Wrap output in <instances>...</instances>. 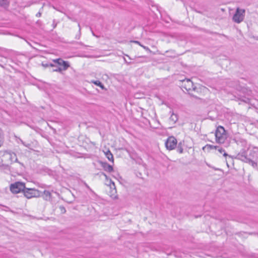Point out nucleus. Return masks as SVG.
<instances>
[{
  "label": "nucleus",
  "mask_w": 258,
  "mask_h": 258,
  "mask_svg": "<svg viewBox=\"0 0 258 258\" xmlns=\"http://www.w3.org/2000/svg\"><path fill=\"white\" fill-rule=\"evenodd\" d=\"M101 164L102 167H103L105 171H107L108 172H111L113 171V167L111 165L108 164L107 163L101 162Z\"/></svg>",
  "instance_id": "1a4fd4ad"
},
{
  "label": "nucleus",
  "mask_w": 258,
  "mask_h": 258,
  "mask_svg": "<svg viewBox=\"0 0 258 258\" xmlns=\"http://www.w3.org/2000/svg\"><path fill=\"white\" fill-rule=\"evenodd\" d=\"M85 186L89 189L90 190V191H92V190L91 189V188L90 187V186L86 183H85Z\"/></svg>",
  "instance_id": "2f4dec72"
},
{
  "label": "nucleus",
  "mask_w": 258,
  "mask_h": 258,
  "mask_svg": "<svg viewBox=\"0 0 258 258\" xmlns=\"http://www.w3.org/2000/svg\"><path fill=\"white\" fill-rule=\"evenodd\" d=\"M57 26V23H55V20H53V24H52V26H53V28H55Z\"/></svg>",
  "instance_id": "c85d7f7f"
},
{
  "label": "nucleus",
  "mask_w": 258,
  "mask_h": 258,
  "mask_svg": "<svg viewBox=\"0 0 258 258\" xmlns=\"http://www.w3.org/2000/svg\"><path fill=\"white\" fill-rule=\"evenodd\" d=\"M53 61L59 66H61L62 64V61H63V60L60 58L53 59Z\"/></svg>",
  "instance_id": "f3484780"
},
{
  "label": "nucleus",
  "mask_w": 258,
  "mask_h": 258,
  "mask_svg": "<svg viewBox=\"0 0 258 258\" xmlns=\"http://www.w3.org/2000/svg\"><path fill=\"white\" fill-rule=\"evenodd\" d=\"M43 197L45 201H50L51 200V194L48 190H45L43 191Z\"/></svg>",
  "instance_id": "9d476101"
},
{
  "label": "nucleus",
  "mask_w": 258,
  "mask_h": 258,
  "mask_svg": "<svg viewBox=\"0 0 258 258\" xmlns=\"http://www.w3.org/2000/svg\"><path fill=\"white\" fill-rule=\"evenodd\" d=\"M143 48L146 50V51H148L150 53H151L152 52V51L149 49V47L145 46H143Z\"/></svg>",
  "instance_id": "cd10ccee"
},
{
  "label": "nucleus",
  "mask_w": 258,
  "mask_h": 258,
  "mask_svg": "<svg viewBox=\"0 0 258 258\" xmlns=\"http://www.w3.org/2000/svg\"><path fill=\"white\" fill-rule=\"evenodd\" d=\"M5 164H6V163H3L1 164V165H5Z\"/></svg>",
  "instance_id": "4c0bfd02"
},
{
  "label": "nucleus",
  "mask_w": 258,
  "mask_h": 258,
  "mask_svg": "<svg viewBox=\"0 0 258 258\" xmlns=\"http://www.w3.org/2000/svg\"><path fill=\"white\" fill-rule=\"evenodd\" d=\"M92 34H93V35L94 36H96V35H95V34H94L93 32H92ZM96 37H97V36H96Z\"/></svg>",
  "instance_id": "ea45409f"
},
{
  "label": "nucleus",
  "mask_w": 258,
  "mask_h": 258,
  "mask_svg": "<svg viewBox=\"0 0 258 258\" xmlns=\"http://www.w3.org/2000/svg\"><path fill=\"white\" fill-rule=\"evenodd\" d=\"M42 65L44 68H46V67H49L48 63H42Z\"/></svg>",
  "instance_id": "473e14b6"
},
{
  "label": "nucleus",
  "mask_w": 258,
  "mask_h": 258,
  "mask_svg": "<svg viewBox=\"0 0 258 258\" xmlns=\"http://www.w3.org/2000/svg\"><path fill=\"white\" fill-rule=\"evenodd\" d=\"M0 157L3 158L1 159L2 162H6L7 160H9L11 162H19L16 154L11 151H0Z\"/></svg>",
  "instance_id": "f03ea898"
},
{
  "label": "nucleus",
  "mask_w": 258,
  "mask_h": 258,
  "mask_svg": "<svg viewBox=\"0 0 258 258\" xmlns=\"http://www.w3.org/2000/svg\"><path fill=\"white\" fill-rule=\"evenodd\" d=\"M98 174H99L100 176H102V175L104 176L105 177V178L107 180H108V176L104 173H103V172H100L99 173H98Z\"/></svg>",
  "instance_id": "bb28decb"
},
{
  "label": "nucleus",
  "mask_w": 258,
  "mask_h": 258,
  "mask_svg": "<svg viewBox=\"0 0 258 258\" xmlns=\"http://www.w3.org/2000/svg\"><path fill=\"white\" fill-rule=\"evenodd\" d=\"M105 154L106 155V157L108 159V160L113 162V156L112 154L111 153V152L109 150H108L107 151L105 152Z\"/></svg>",
  "instance_id": "9b49d317"
},
{
  "label": "nucleus",
  "mask_w": 258,
  "mask_h": 258,
  "mask_svg": "<svg viewBox=\"0 0 258 258\" xmlns=\"http://www.w3.org/2000/svg\"><path fill=\"white\" fill-rule=\"evenodd\" d=\"M19 141L20 143H21L24 146L30 148L31 146V145L30 144H26L23 140H22L21 139H19Z\"/></svg>",
  "instance_id": "4be33fe9"
},
{
  "label": "nucleus",
  "mask_w": 258,
  "mask_h": 258,
  "mask_svg": "<svg viewBox=\"0 0 258 258\" xmlns=\"http://www.w3.org/2000/svg\"><path fill=\"white\" fill-rule=\"evenodd\" d=\"M9 5L8 0H0V6L1 7L6 8L8 7Z\"/></svg>",
  "instance_id": "4468645a"
},
{
  "label": "nucleus",
  "mask_w": 258,
  "mask_h": 258,
  "mask_svg": "<svg viewBox=\"0 0 258 258\" xmlns=\"http://www.w3.org/2000/svg\"><path fill=\"white\" fill-rule=\"evenodd\" d=\"M132 42L133 43H135L136 44H137L139 45H141V43L138 41L134 40V41H132Z\"/></svg>",
  "instance_id": "7c9ffc66"
},
{
  "label": "nucleus",
  "mask_w": 258,
  "mask_h": 258,
  "mask_svg": "<svg viewBox=\"0 0 258 258\" xmlns=\"http://www.w3.org/2000/svg\"><path fill=\"white\" fill-rule=\"evenodd\" d=\"M140 46H141V47H143V46H145L144 45H142V44H141V45H140Z\"/></svg>",
  "instance_id": "a19ab883"
},
{
  "label": "nucleus",
  "mask_w": 258,
  "mask_h": 258,
  "mask_svg": "<svg viewBox=\"0 0 258 258\" xmlns=\"http://www.w3.org/2000/svg\"><path fill=\"white\" fill-rule=\"evenodd\" d=\"M62 71V70L61 67H57L55 69H53L52 70V72H56L61 73Z\"/></svg>",
  "instance_id": "412c9836"
},
{
  "label": "nucleus",
  "mask_w": 258,
  "mask_h": 258,
  "mask_svg": "<svg viewBox=\"0 0 258 258\" xmlns=\"http://www.w3.org/2000/svg\"><path fill=\"white\" fill-rule=\"evenodd\" d=\"M239 99L245 103H248L249 101V99L245 97H241L239 98Z\"/></svg>",
  "instance_id": "aec40b11"
},
{
  "label": "nucleus",
  "mask_w": 258,
  "mask_h": 258,
  "mask_svg": "<svg viewBox=\"0 0 258 258\" xmlns=\"http://www.w3.org/2000/svg\"><path fill=\"white\" fill-rule=\"evenodd\" d=\"M61 66L62 67L61 68L62 70L66 71L70 67V64L68 61L63 60V61H62Z\"/></svg>",
  "instance_id": "f8f14e48"
},
{
  "label": "nucleus",
  "mask_w": 258,
  "mask_h": 258,
  "mask_svg": "<svg viewBox=\"0 0 258 258\" xmlns=\"http://www.w3.org/2000/svg\"><path fill=\"white\" fill-rule=\"evenodd\" d=\"M92 83L95 84L96 85L99 86L101 88L104 89V85L99 81H92Z\"/></svg>",
  "instance_id": "dca6fc26"
},
{
  "label": "nucleus",
  "mask_w": 258,
  "mask_h": 258,
  "mask_svg": "<svg viewBox=\"0 0 258 258\" xmlns=\"http://www.w3.org/2000/svg\"><path fill=\"white\" fill-rule=\"evenodd\" d=\"M177 145V140L173 136L169 137L165 142V146L169 150L174 149Z\"/></svg>",
  "instance_id": "6e6552de"
},
{
  "label": "nucleus",
  "mask_w": 258,
  "mask_h": 258,
  "mask_svg": "<svg viewBox=\"0 0 258 258\" xmlns=\"http://www.w3.org/2000/svg\"><path fill=\"white\" fill-rule=\"evenodd\" d=\"M78 27H79V35L78 36V39H79L80 37V35H81V27H80V25L79 23H78Z\"/></svg>",
  "instance_id": "c756f323"
},
{
  "label": "nucleus",
  "mask_w": 258,
  "mask_h": 258,
  "mask_svg": "<svg viewBox=\"0 0 258 258\" xmlns=\"http://www.w3.org/2000/svg\"><path fill=\"white\" fill-rule=\"evenodd\" d=\"M25 183L19 181L12 183L10 185V190L13 194H18L21 191L23 192L24 190H25Z\"/></svg>",
  "instance_id": "20e7f679"
},
{
  "label": "nucleus",
  "mask_w": 258,
  "mask_h": 258,
  "mask_svg": "<svg viewBox=\"0 0 258 258\" xmlns=\"http://www.w3.org/2000/svg\"><path fill=\"white\" fill-rule=\"evenodd\" d=\"M245 11L244 9L237 8L235 14L233 16V20L237 23H240L244 18Z\"/></svg>",
  "instance_id": "39448f33"
},
{
  "label": "nucleus",
  "mask_w": 258,
  "mask_h": 258,
  "mask_svg": "<svg viewBox=\"0 0 258 258\" xmlns=\"http://www.w3.org/2000/svg\"><path fill=\"white\" fill-rule=\"evenodd\" d=\"M49 67H54L55 65L52 63H48Z\"/></svg>",
  "instance_id": "c9c22d12"
},
{
  "label": "nucleus",
  "mask_w": 258,
  "mask_h": 258,
  "mask_svg": "<svg viewBox=\"0 0 258 258\" xmlns=\"http://www.w3.org/2000/svg\"><path fill=\"white\" fill-rule=\"evenodd\" d=\"M65 15L67 16V17H68V18L74 22H77V20L76 19H75V18H73L72 17H71L70 16H69V15H67L66 14H65Z\"/></svg>",
  "instance_id": "393cba45"
},
{
  "label": "nucleus",
  "mask_w": 258,
  "mask_h": 258,
  "mask_svg": "<svg viewBox=\"0 0 258 258\" xmlns=\"http://www.w3.org/2000/svg\"><path fill=\"white\" fill-rule=\"evenodd\" d=\"M24 195L27 199H31L33 197L40 196V191L34 188H29L25 187L23 191Z\"/></svg>",
  "instance_id": "423d86ee"
},
{
  "label": "nucleus",
  "mask_w": 258,
  "mask_h": 258,
  "mask_svg": "<svg viewBox=\"0 0 258 258\" xmlns=\"http://www.w3.org/2000/svg\"><path fill=\"white\" fill-rule=\"evenodd\" d=\"M177 151L179 153H183V144L182 142H179L177 146Z\"/></svg>",
  "instance_id": "2eb2a0df"
},
{
  "label": "nucleus",
  "mask_w": 258,
  "mask_h": 258,
  "mask_svg": "<svg viewBox=\"0 0 258 258\" xmlns=\"http://www.w3.org/2000/svg\"><path fill=\"white\" fill-rule=\"evenodd\" d=\"M169 119L171 121H172L173 123H175L178 120L177 115L172 113Z\"/></svg>",
  "instance_id": "ddd939ff"
},
{
  "label": "nucleus",
  "mask_w": 258,
  "mask_h": 258,
  "mask_svg": "<svg viewBox=\"0 0 258 258\" xmlns=\"http://www.w3.org/2000/svg\"><path fill=\"white\" fill-rule=\"evenodd\" d=\"M206 147H208V148H210V149H217L218 148H219V146H214L211 145H207L206 146L203 147V150Z\"/></svg>",
  "instance_id": "a211bd4d"
},
{
  "label": "nucleus",
  "mask_w": 258,
  "mask_h": 258,
  "mask_svg": "<svg viewBox=\"0 0 258 258\" xmlns=\"http://www.w3.org/2000/svg\"><path fill=\"white\" fill-rule=\"evenodd\" d=\"M141 57H145V56H140Z\"/></svg>",
  "instance_id": "79ce46f5"
},
{
  "label": "nucleus",
  "mask_w": 258,
  "mask_h": 258,
  "mask_svg": "<svg viewBox=\"0 0 258 258\" xmlns=\"http://www.w3.org/2000/svg\"><path fill=\"white\" fill-rule=\"evenodd\" d=\"M236 158L249 164L258 170V148L253 147L247 151H241L237 155Z\"/></svg>",
  "instance_id": "f257e3e1"
},
{
  "label": "nucleus",
  "mask_w": 258,
  "mask_h": 258,
  "mask_svg": "<svg viewBox=\"0 0 258 258\" xmlns=\"http://www.w3.org/2000/svg\"><path fill=\"white\" fill-rule=\"evenodd\" d=\"M216 142L219 144H223L227 139V135L224 128L222 126H219L215 132Z\"/></svg>",
  "instance_id": "7ed1b4c3"
},
{
  "label": "nucleus",
  "mask_w": 258,
  "mask_h": 258,
  "mask_svg": "<svg viewBox=\"0 0 258 258\" xmlns=\"http://www.w3.org/2000/svg\"><path fill=\"white\" fill-rule=\"evenodd\" d=\"M3 144V137L2 135L0 134V147L2 146Z\"/></svg>",
  "instance_id": "a878e982"
},
{
  "label": "nucleus",
  "mask_w": 258,
  "mask_h": 258,
  "mask_svg": "<svg viewBox=\"0 0 258 258\" xmlns=\"http://www.w3.org/2000/svg\"><path fill=\"white\" fill-rule=\"evenodd\" d=\"M59 209L61 213L64 214L66 212L65 208L63 206H60Z\"/></svg>",
  "instance_id": "5701e85b"
},
{
  "label": "nucleus",
  "mask_w": 258,
  "mask_h": 258,
  "mask_svg": "<svg viewBox=\"0 0 258 258\" xmlns=\"http://www.w3.org/2000/svg\"><path fill=\"white\" fill-rule=\"evenodd\" d=\"M52 7H53V9H54L56 10L57 11H59V12H61V13H63V12H62L61 11H60V10H59L57 9H56L54 6H53Z\"/></svg>",
  "instance_id": "e433bc0d"
},
{
  "label": "nucleus",
  "mask_w": 258,
  "mask_h": 258,
  "mask_svg": "<svg viewBox=\"0 0 258 258\" xmlns=\"http://www.w3.org/2000/svg\"><path fill=\"white\" fill-rule=\"evenodd\" d=\"M180 87L186 91L195 90L196 87L194 86L192 82L188 79H185L180 81Z\"/></svg>",
  "instance_id": "0eeeda50"
},
{
  "label": "nucleus",
  "mask_w": 258,
  "mask_h": 258,
  "mask_svg": "<svg viewBox=\"0 0 258 258\" xmlns=\"http://www.w3.org/2000/svg\"><path fill=\"white\" fill-rule=\"evenodd\" d=\"M126 55V56L128 57L130 59H131V58L128 55Z\"/></svg>",
  "instance_id": "58836bf2"
},
{
  "label": "nucleus",
  "mask_w": 258,
  "mask_h": 258,
  "mask_svg": "<svg viewBox=\"0 0 258 258\" xmlns=\"http://www.w3.org/2000/svg\"><path fill=\"white\" fill-rule=\"evenodd\" d=\"M41 16V13L40 12H39L38 13L36 14V16L37 17H40Z\"/></svg>",
  "instance_id": "72a5a7b5"
},
{
  "label": "nucleus",
  "mask_w": 258,
  "mask_h": 258,
  "mask_svg": "<svg viewBox=\"0 0 258 258\" xmlns=\"http://www.w3.org/2000/svg\"><path fill=\"white\" fill-rule=\"evenodd\" d=\"M124 60L125 62L126 63H127V64H131V63H131V62H127V61H126V59H125L124 57Z\"/></svg>",
  "instance_id": "f704fd0d"
},
{
  "label": "nucleus",
  "mask_w": 258,
  "mask_h": 258,
  "mask_svg": "<svg viewBox=\"0 0 258 258\" xmlns=\"http://www.w3.org/2000/svg\"><path fill=\"white\" fill-rule=\"evenodd\" d=\"M109 184H107L109 185L110 186L111 188H112L113 186L114 187V189H115L114 183L111 179L109 180ZM115 191L116 192V190H115Z\"/></svg>",
  "instance_id": "b1692460"
},
{
  "label": "nucleus",
  "mask_w": 258,
  "mask_h": 258,
  "mask_svg": "<svg viewBox=\"0 0 258 258\" xmlns=\"http://www.w3.org/2000/svg\"><path fill=\"white\" fill-rule=\"evenodd\" d=\"M217 149L218 150L219 152L220 153H222L223 152H224V154H223L224 156L226 157V156H228V155L226 152H225V150L222 148L220 147L219 146V148H218Z\"/></svg>",
  "instance_id": "6ab92c4d"
}]
</instances>
